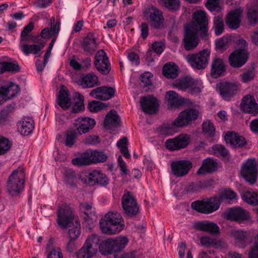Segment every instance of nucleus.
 Segmentation results:
<instances>
[{
  "instance_id": "nucleus-1",
  "label": "nucleus",
  "mask_w": 258,
  "mask_h": 258,
  "mask_svg": "<svg viewBox=\"0 0 258 258\" xmlns=\"http://www.w3.org/2000/svg\"><path fill=\"white\" fill-rule=\"evenodd\" d=\"M192 19L185 28L183 41L185 49L188 51L198 45L199 35L202 38H206L208 35V18L206 13L202 10L197 11L193 14Z\"/></svg>"
},
{
  "instance_id": "nucleus-2",
  "label": "nucleus",
  "mask_w": 258,
  "mask_h": 258,
  "mask_svg": "<svg viewBox=\"0 0 258 258\" xmlns=\"http://www.w3.org/2000/svg\"><path fill=\"white\" fill-rule=\"evenodd\" d=\"M99 224L101 231L108 235L119 233L125 226L121 215L116 211L108 212L101 219Z\"/></svg>"
},
{
  "instance_id": "nucleus-3",
  "label": "nucleus",
  "mask_w": 258,
  "mask_h": 258,
  "mask_svg": "<svg viewBox=\"0 0 258 258\" xmlns=\"http://www.w3.org/2000/svg\"><path fill=\"white\" fill-rule=\"evenodd\" d=\"M25 177L22 168L16 169L10 174L7 181L6 189L12 197L18 196L23 191Z\"/></svg>"
},
{
  "instance_id": "nucleus-4",
  "label": "nucleus",
  "mask_w": 258,
  "mask_h": 258,
  "mask_svg": "<svg viewBox=\"0 0 258 258\" xmlns=\"http://www.w3.org/2000/svg\"><path fill=\"white\" fill-rule=\"evenodd\" d=\"M171 86L182 91L188 90L192 94L200 93L203 88L201 81L188 76L177 79L171 84Z\"/></svg>"
},
{
  "instance_id": "nucleus-5",
  "label": "nucleus",
  "mask_w": 258,
  "mask_h": 258,
  "mask_svg": "<svg viewBox=\"0 0 258 258\" xmlns=\"http://www.w3.org/2000/svg\"><path fill=\"white\" fill-rule=\"evenodd\" d=\"M100 237L96 234L88 236L83 247L77 253V258H92L98 252Z\"/></svg>"
},
{
  "instance_id": "nucleus-6",
  "label": "nucleus",
  "mask_w": 258,
  "mask_h": 258,
  "mask_svg": "<svg viewBox=\"0 0 258 258\" xmlns=\"http://www.w3.org/2000/svg\"><path fill=\"white\" fill-rule=\"evenodd\" d=\"M257 168L258 162L255 158L248 159L243 163L240 174L246 181L252 184L256 181Z\"/></svg>"
},
{
  "instance_id": "nucleus-7",
  "label": "nucleus",
  "mask_w": 258,
  "mask_h": 258,
  "mask_svg": "<svg viewBox=\"0 0 258 258\" xmlns=\"http://www.w3.org/2000/svg\"><path fill=\"white\" fill-rule=\"evenodd\" d=\"M210 54V50L205 49L199 53L186 55L185 59L192 68L203 69L208 64Z\"/></svg>"
},
{
  "instance_id": "nucleus-8",
  "label": "nucleus",
  "mask_w": 258,
  "mask_h": 258,
  "mask_svg": "<svg viewBox=\"0 0 258 258\" xmlns=\"http://www.w3.org/2000/svg\"><path fill=\"white\" fill-rule=\"evenodd\" d=\"M220 207L218 199L214 197L202 201H197L191 204V208L204 214H210L217 211Z\"/></svg>"
},
{
  "instance_id": "nucleus-9",
  "label": "nucleus",
  "mask_w": 258,
  "mask_h": 258,
  "mask_svg": "<svg viewBox=\"0 0 258 258\" xmlns=\"http://www.w3.org/2000/svg\"><path fill=\"white\" fill-rule=\"evenodd\" d=\"M121 205L124 214L128 217L136 216L139 212L137 200L130 192H125L122 196Z\"/></svg>"
},
{
  "instance_id": "nucleus-10",
  "label": "nucleus",
  "mask_w": 258,
  "mask_h": 258,
  "mask_svg": "<svg viewBox=\"0 0 258 258\" xmlns=\"http://www.w3.org/2000/svg\"><path fill=\"white\" fill-rule=\"evenodd\" d=\"M76 218H78L74 216L72 209L68 206L65 205L58 207L56 222L59 226L67 228L71 223L75 222Z\"/></svg>"
},
{
  "instance_id": "nucleus-11",
  "label": "nucleus",
  "mask_w": 258,
  "mask_h": 258,
  "mask_svg": "<svg viewBox=\"0 0 258 258\" xmlns=\"http://www.w3.org/2000/svg\"><path fill=\"white\" fill-rule=\"evenodd\" d=\"M199 111L195 109H187L182 111L179 116L172 122V124L176 127L187 125L192 121L197 119Z\"/></svg>"
},
{
  "instance_id": "nucleus-12",
  "label": "nucleus",
  "mask_w": 258,
  "mask_h": 258,
  "mask_svg": "<svg viewBox=\"0 0 258 258\" xmlns=\"http://www.w3.org/2000/svg\"><path fill=\"white\" fill-rule=\"evenodd\" d=\"M144 15L151 21L152 27L159 28L163 25L164 18L162 12L156 7L150 6L147 8L144 11Z\"/></svg>"
},
{
  "instance_id": "nucleus-13",
  "label": "nucleus",
  "mask_w": 258,
  "mask_h": 258,
  "mask_svg": "<svg viewBox=\"0 0 258 258\" xmlns=\"http://www.w3.org/2000/svg\"><path fill=\"white\" fill-rule=\"evenodd\" d=\"M192 167L191 162L186 160L174 161L171 164V172L176 177H183L187 174Z\"/></svg>"
},
{
  "instance_id": "nucleus-14",
  "label": "nucleus",
  "mask_w": 258,
  "mask_h": 258,
  "mask_svg": "<svg viewBox=\"0 0 258 258\" xmlns=\"http://www.w3.org/2000/svg\"><path fill=\"white\" fill-rule=\"evenodd\" d=\"M94 65L97 71L103 75H107L110 70V63L106 52L98 50L95 56Z\"/></svg>"
},
{
  "instance_id": "nucleus-15",
  "label": "nucleus",
  "mask_w": 258,
  "mask_h": 258,
  "mask_svg": "<svg viewBox=\"0 0 258 258\" xmlns=\"http://www.w3.org/2000/svg\"><path fill=\"white\" fill-rule=\"evenodd\" d=\"M190 136L186 134H180L165 142L166 147L171 150H178L187 147L190 142Z\"/></svg>"
},
{
  "instance_id": "nucleus-16",
  "label": "nucleus",
  "mask_w": 258,
  "mask_h": 258,
  "mask_svg": "<svg viewBox=\"0 0 258 258\" xmlns=\"http://www.w3.org/2000/svg\"><path fill=\"white\" fill-rule=\"evenodd\" d=\"M248 52L245 49H238L233 51L229 57L230 64L235 68L243 66L248 59Z\"/></svg>"
},
{
  "instance_id": "nucleus-17",
  "label": "nucleus",
  "mask_w": 258,
  "mask_h": 258,
  "mask_svg": "<svg viewBox=\"0 0 258 258\" xmlns=\"http://www.w3.org/2000/svg\"><path fill=\"white\" fill-rule=\"evenodd\" d=\"M36 43L35 44L28 45L26 42H20V48L26 55L29 54H36L40 51L44 47L45 41L42 40L39 36H38L34 40Z\"/></svg>"
},
{
  "instance_id": "nucleus-18",
  "label": "nucleus",
  "mask_w": 258,
  "mask_h": 258,
  "mask_svg": "<svg viewBox=\"0 0 258 258\" xmlns=\"http://www.w3.org/2000/svg\"><path fill=\"white\" fill-rule=\"evenodd\" d=\"M217 88L222 97L225 100H229L236 94L238 86L235 83L224 82L218 84Z\"/></svg>"
},
{
  "instance_id": "nucleus-19",
  "label": "nucleus",
  "mask_w": 258,
  "mask_h": 258,
  "mask_svg": "<svg viewBox=\"0 0 258 258\" xmlns=\"http://www.w3.org/2000/svg\"><path fill=\"white\" fill-rule=\"evenodd\" d=\"M240 107L242 111L256 115L258 114V104L254 98L249 95L243 97L240 104Z\"/></svg>"
},
{
  "instance_id": "nucleus-20",
  "label": "nucleus",
  "mask_w": 258,
  "mask_h": 258,
  "mask_svg": "<svg viewBox=\"0 0 258 258\" xmlns=\"http://www.w3.org/2000/svg\"><path fill=\"white\" fill-rule=\"evenodd\" d=\"M114 93L115 90L113 88L103 86L92 90L90 95L97 99L106 100L111 98Z\"/></svg>"
},
{
  "instance_id": "nucleus-21",
  "label": "nucleus",
  "mask_w": 258,
  "mask_h": 258,
  "mask_svg": "<svg viewBox=\"0 0 258 258\" xmlns=\"http://www.w3.org/2000/svg\"><path fill=\"white\" fill-rule=\"evenodd\" d=\"M96 124L94 119L89 117L79 118L76 120L75 128L78 134L81 135L92 129Z\"/></svg>"
},
{
  "instance_id": "nucleus-22",
  "label": "nucleus",
  "mask_w": 258,
  "mask_h": 258,
  "mask_svg": "<svg viewBox=\"0 0 258 258\" xmlns=\"http://www.w3.org/2000/svg\"><path fill=\"white\" fill-rule=\"evenodd\" d=\"M20 90L18 85L10 82L0 87V94L4 100H8L16 97L19 94Z\"/></svg>"
},
{
  "instance_id": "nucleus-23",
  "label": "nucleus",
  "mask_w": 258,
  "mask_h": 258,
  "mask_svg": "<svg viewBox=\"0 0 258 258\" xmlns=\"http://www.w3.org/2000/svg\"><path fill=\"white\" fill-rule=\"evenodd\" d=\"M242 13L243 9L240 8L231 11L226 18L227 25L234 30L238 28L239 27Z\"/></svg>"
},
{
  "instance_id": "nucleus-24",
  "label": "nucleus",
  "mask_w": 258,
  "mask_h": 258,
  "mask_svg": "<svg viewBox=\"0 0 258 258\" xmlns=\"http://www.w3.org/2000/svg\"><path fill=\"white\" fill-rule=\"evenodd\" d=\"M140 103L143 111L145 113L152 114L157 110V101L153 96H148L142 98Z\"/></svg>"
},
{
  "instance_id": "nucleus-25",
  "label": "nucleus",
  "mask_w": 258,
  "mask_h": 258,
  "mask_svg": "<svg viewBox=\"0 0 258 258\" xmlns=\"http://www.w3.org/2000/svg\"><path fill=\"white\" fill-rule=\"evenodd\" d=\"M230 235L233 239L236 245L240 248H244L246 245L248 233L241 229H231Z\"/></svg>"
},
{
  "instance_id": "nucleus-26",
  "label": "nucleus",
  "mask_w": 258,
  "mask_h": 258,
  "mask_svg": "<svg viewBox=\"0 0 258 258\" xmlns=\"http://www.w3.org/2000/svg\"><path fill=\"white\" fill-rule=\"evenodd\" d=\"M165 97L167 100L168 105L171 107H178L188 101L179 96L178 93L172 90L166 92Z\"/></svg>"
},
{
  "instance_id": "nucleus-27",
  "label": "nucleus",
  "mask_w": 258,
  "mask_h": 258,
  "mask_svg": "<svg viewBox=\"0 0 258 258\" xmlns=\"http://www.w3.org/2000/svg\"><path fill=\"white\" fill-rule=\"evenodd\" d=\"M80 85L84 88H91L100 85L98 77L92 72H91L79 80Z\"/></svg>"
},
{
  "instance_id": "nucleus-28",
  "label": "nucleus",
  "mask_w": 258,
  "mask_h": 258,
  "mask_svg": "<svg viewBox=\"0 0 258 258\" xmlns=\"http://www.w3.org/2000/svg\"><path fill=\"white\" fill-rule=\"evenodd\" d=\"M227 219L232 221L243 220L248 217V212L241 208H234L228 210L226 212Z\"/></svg>"
},
{
  "instance_id": "nucleus-29",
  "label": "nucleus",
  "mask_w": 258,
  "mask_h": 258,
  "mask_svg": "<svg viewBox=\"0 0 258 258\" xmlns=\"http://www.w3.org/2000/svg\"><path fill=\"white\" fill-rule=\"evenodd\" d=\"M225 140L234 147H242L246 144L245 138L233 132H228L225 136Z\"/></svg>"
},
{
  "instance_id": "nucleus-30",
  "label": "nucleus",
  "mask_w": 258,
  "mask_h": 258,
  "mask_svg": "<svg viewBox=\"0 0 258 258\" xmlns=\"http://www.w3.org/2000/svg\"><path fill=\"white\" fill-rule=\"evenodd\" d=\"M195 227L200 231L212 234H217L220 232L219 228L216 224L208 221L198 222L195 224Z\"/></svg>"
},
{
  "instance_id": "nucleus-31",
  "label": "nucleus",
  "mask_w": 258,
  "mask_h": 258,
  "mask_svg": "<svg viewBox=\"0 0 258 258\" xmlns=\"http://www.w3.org/2000/svg\"><path fill=\"white\" fill-rule=\"evenodd\" d=\"M120 122V118L116 111L111 110L106 115L104 121V127L107 129L117 127Z\"/></svg>"
},
{
  "instance_id": "nucleus-32",
  "label": "nucleus",
  "mask_w": 258,
  "mask_h": 258,
  "mask_svg": "<svg viewBox=\"0 0 258 258\" xmlns=\"http://www.w3.org/2000/svg\"><path fill=\"white\" fill-rule=\"evenodd\" d=\"M217 164L214 160L207 158L203 160L201 167L197 171L198 175H205L216 171Z\"/></svg>"
},
{
  "instance_id": "nucleus-33",
  "label": "nucleus",
  "mask_w": 258,
  "mask_h": 258,
  "mask_svg": "<svg viewBox=\"0 0 258 258\" xmlns=\"http://www.w3.org/2000/svg\"><path fill=\"white\" fill-rule=\"evenodd\" d=\"M34 127V121L29 117H24L18 123V128L20 133L24 136L29 135Z\"/></svg>"
},
{
  "instance_id": "nucleus-34",
  "label": "nucleus",
  "mask_w": 258,
  "mask_h": 258,
  "mask_svg": "<svg viewBox=\"0 0 258 258\" xmlns=\"http://www.w3.org/2000/svg\"><path fill=\"white\" fill-rule=\"evenodd\" d=\"M58 104L64 110L69 108L71 105V99L68 91L64 87H62L58 94L57 99Z\"/></svg>"
},
{
  "instance_id": "nucleus-35",
  "label": "nucleus",
  "mask_w": 258,
  "mask_h": 258,
  "mask_svg": "<svg viewBox=\"0 0 258 258\" xmlns=\"http://www.w3.org/2000/svg\"><path fill=\"white\" fill-rule=\"evenodd\" d=\"M82 46L84 51L92 54L97 48L96 38L93 34H88L84 39Z\"/></svg>"
},
{
  "instance_id": "nucleus-36",
  "label": "nucleus",
  "mask_w": 258,
  "mask_h": 258,
  "mask_svg": "<svg viewBox=\"0 0 258 258\" xmlns=\"http://www.w3.org/2000/svg\"><path fill=\"white\" fill-rule=\"evenodd\" d=\"M163 75L168 79H175L178 75V67L174 63H167L163 67Z\"/></svg>"
},
{
  "instance_id": "nucleus-37",
  "label": "nucleus",
  "mask_w": 258,
  "mask_h": 258,
  "mask_svg": "<svg viewBox=\"0 0 258 258\" xmlns=\"http://www.w3.org/2000/svg\"><path fill=\"white\" fill-rule=\"evenodd\" d=\"M225 71V66L222 59L217 58L214 59L212 63L211 76L213 78H217L220 77Z\"/></svg>"
},
{
  "instance_id": "nucleus-38",
  "label": "nucleus",
  "mask_w": 258,
  "mask_h": 258,
  "mask_svg": "<svg viewBox=\"0 0 258 258\" xmlns=\"http://www.w3.org/2000/svg\"><path fill=\"white\" fill-rule=\"evenodd\" d=\"M93 151L84 152L80 157L74 159L72 163L74 165H90L93 163Z\"/></svg>"
},
{
  "instance_id": "nucleus-39",
  "label": "nucleus",
  "mask_w": 258,
  "mask_h": 258,
  "mask_svg": "<svg viewBox=\"0 0 258 258\" xmlns=\"http://www.w3.org/2000/svg\"><path fill=\"white\" fill-rule=\"evenodd\" d=\"M98 171L93 170L89 172H86L81 175V179L84 184L89 185H94L97 183V177L98 176Z\"/></svg>"
},
{
  "instance_id": "nucleus-40",
  "label": "nucleus",
  "mask_w": 258,
  "mask_h": 258,
  "mask_svg": "<svg viewBox=\"0 0 258 258\" xmlns=\"http://www.w3.org/2000/svg\"><path fill=\"white\" fill-rule=\"evenodd\" d=\"M237 196L236 194L230 189H227L222 192L218 197H214V199H218L220 205L223 200H227L229 203L237 201Z\"/></svg>"
},
{
  "instance_id": "nucleus-41",
  "label": "nucleus",
  "mask_w": 258,
  "mask_h": 258,
  "mask_svg": "<svg viewBox=\"0 0 258 258\" xmlns=\"http://www.w3.org/2000/svg\"><path fill=\"white\" fill-rule=\"evenodd\" d=\"M99 250L103 255H107L114 252L113 248L112 238H108L103 240L99 244Z\"/></svg>"
},
{
  "instance_id": "nucleus-42",
  "label": "nucleus",
  "mask_w": 258,
  "mask_h": 258,
  "mask_svg": "<svg viewBox=\"0 0 258 258\" xmlns=\"http://www.w3.org/2000/svg\"><path fill=\"white\" fill-rule=\"evenodd\" d=\"M128 242V238L125 236H118L112 238L113 248L114 252H119L124 248Z\"/></svg>"
},
{
  "instance_id": "nucleus-43",
  "label": "nucleus",
  "mask_w": 258,
  "mask_h": 258,
  "mask_svg": "<svg viewBox=\"0 0 258 258\" xmlns=\"http://www.w3.org/2000/svg\"><path fill=\"white\" fill-rule=\"evenodd\" d=\"M63 181L66 184L74 186L77 181L75 172L70 168H66L63 172Z\"/></svg>"
},
{
  "instance_id": "nucleus-44",
  "label": "nucleus",
  "mask_w": 258,
  "mask_h": 258,
  "mask_svg": "<svg viewBox=\"0 0 258 258\" xmlns=\"http://www.w3.org/2000/svg\"><path fill=\"white\" fill-rule=\"evenodd\" d=\"M20 70V68L16 62H0V74L5 72H18Z\"/></svg>"
},
{
  "instance_id": "nucleus-45",
  "label": "nucleus",
  "mask_w": 258,
  "mask_h": 258,
  "mask_svg": "<svg viewBox=\"0 0 258 258\" xmlns=\"http://www.w3.org/2000/svg\"><path fill=\"white\" fill-rule=\"evenodd\" d=\"M242 199L248 204L258 205V194L255 192L245 191L241 196Z\"/></svg>"
},
{
  "instance_id": "nucleus-46",
  "label": "nucleus",
  "mask_w": 258,
  "mask_h": 258,
  "mask_svg": "<svg viewBox=\"0 0 258 258\" xmlns=\"http://www.w3.org/2000/svg\"><path fill=\"white\" fill-rule=\"evenodd\" d=\"M153 77L150 72H145L140 76L141 86L145 91L147 92L152 85L151 78Z\"/></svg>"
},
{
  "instance_id": "nucleus-47",
  "label": "nucleus",
  "mask_w": 258,
  "mask_h": 258,
  "mask_svg": "<svg viewBox=\"0 0 258 258\" xmlns=\"http://www.w3.org/2000/svg\"><path fill=\"white\" fill-rule=\"evenodd\" d=\"M75 222L76 224L75 227L70 229L68 232V238L70 239L71 240H76L81 233V226L79 219L76 218L75 219Z\"/></svg>"
},
{
  "instance_id": "nucleus-48",
  "label": "nucleus",
  "mask_w": 258,
  "mask_h": 258,
  "mask_svg": "<svg viewBox=\"0 0 258 258\" xmlns=\"http://www.w3.org/2000/svg\"><path fill=\"white\" fill-rule=\"evenodd\" d=\"M80 208L84 212L85 215L87 216L91 220H93L96 218L95 215V209L93 207L92 203H82L80 204Z\"/></svg>"
},
{
  "instance_id": "nucleus-49",
  "label": "nucleus",
  "mask_w": 258,
  "mask_h": 258,
  "mask_svg": "<svg viewBox=\"0 0 258 258\" xmlns=\"http://www.w3.org/2000/svg\"><path fill=\"white\" fill-rule=\"evenodd\" d=\"M128 140L127 138L124 137L117 142L116 145L117 147L120 149L121 154L124 156V157L126 158H130L131 155L129 153L128 148L126 146Z\"/></svg>"
},
{
  "instance_id": "nucleus-50",
  "label": "nucleus",
  "mask_w": 258,
  "mask_h": 258,
  "mask_svg": "<svg viewBox=\"0 0 258 258\" xmlns=\"http://www.w3.org/2000/svg\"><path fill=\"white\" fill-rule=\"evenodd\" d=\"M79 134L75 130H68L66 134L65 145L69 147H71L75 143V140Z\"/></svg>"
},
{
  "instance_id": "nucleus-51",
  "label": "nucleus",
  "mask_w": 258,
  "mask_h": 258,
  "mask_svg": "<svg viewBox=\"0 0 258 258\" xmlns=\"http://www.w3.org/2000/svg\"><path fill=\"white\" fill-rule=\"evenodd\" d=\"M200 242L202 245L207 247L210 246H222L224 244V243L221 240L215 242L212 238L207 236L201 237L200 238Z\"/></svg>"
},
{
  "instance_id": "nucleus-52",
  "label": "nucleus",
  "mask_w": 258,
  "mask_h": 258,
  "mask_svg": "<svg viewBox=\"0 0 258 258\" xmlns=\"http://www.w3.org/2000/svg\"><path fill=\"white\" fill-rule=\"evenodd\" d=\"M108 159L107 155L101 151H93V163H104Z\"/></svg>"
},
{
  "instance_id": "nucleus-53",
  "label": "nucleus",
  "mask_w": 258,
  "mask_h": 258,
  "mask_svg": "<svg viewBox=\"0 0 258 258\" xmlns=\"http://www.w3.org/2000/svg\"><path fill=\"white\" fill-rule=\"evenodd\" d=\"M12 143L8 139L0 136V155L7 153L11 148Z\"/></svg>"
},
{
  "instance_id": "nucleus-54",
  "label": "nucleus",
  "mask_w": 258,
  "mask_h": 258,
  "mask_svg": "<svg viewBox=\"0 0 258 258\" xmlns=\"http://www.w3.org/2000/svg\"><path fill=\"white\" fill-rule=\"evenodd\" d=\"M224 22L221 17H215L214 19V27L216 35H220L224 31Z\"/></svg>"
},
{
  "instance_id": "nucleus-55",
  "label": "nucleus",
  "mask_w": 258,
  "mask_h": 258,
  "mask_svg": "<svg viewBox=\"0 0 258 258\" xmlns=\"http://www.w3.org/2000/svg\"><path fill=\"white\" fill-rule=\"evenodd\" d=\"M203 131L207 136L213 137L215 134V128L210 120H207L203 123Z\"/></svg>"
},
{
  "instance_id": "nucleus-56",
  "label": "nucleus",
  "mask_w": 258,
  "mask_h": 258,
  "mask_svg": "<svg viewBox=\"0 0 258 258\" xmlns=\"http://www.w3.org/2000/svg\"><path fill=\"white\" fill-rule=\"evenodd\" d=\"M164 6L168 9L177 10L180 8L179 0H160Z\"/></svg>"
},
{
  "instance_id": "nucleus-57",
  "label": "nucleus",
  "mask_w": 258,
  "mask_h": 258,
  "mask_svg": "<svg viewBox=\"0 0 258 258\" xmlns=\"http://www.w3.org/2000/svg\"><path fill=\"white\" fill-rule=\"evenodd\" d=\"M34 25L32 23H29L26 26L21 34L20 42H27L29 39V34L32 31Z\"/></svg>"
},
{
  "instance_id": "nucleus-58",
  "label": "nucleus",
  "mask_w": 258,
  "mask_h": 258,
  "mask_svg": "<svg viewBox=\"0 0 258 258\" xmlns=\"http://www.w3.org/2000/svg\"><path fill=\"white\" fill-rule=\"evenodd\" d=\"M11 111L9 108L0 112V125H4L11 120Z\"/></svg>"
},
{
  "instance_id": "nucleus-59",
  "label": "nucleus",
  "mask_w": 258,
  "mask_h": 258,
  "mask_svg": "<svg viewBox=\"0 0 258 258\" xmlns=\"http://www.w3.org/2000/svg\"><path fill=\"white\" fill-rule=\"evenodd\" d=\"M214 154L217 156L225 157L228 154V151L224 146L216 145L212 147Z\"/></svg>"
},
{
  "instance_id": "nucleus-60",
  "label": "nucleus",
  "mask_w": 258,
  "mask_h": 258,
  "mask_svg": "<svg viewBox=\"0 0 258 258\" xmlns=\"http://www.w3.org/2000/svg\"><path fill=\"white\" fill-rule=\"evenodd\" d=\"M247 19L251 24H254L258 19V13L253 8H249L247 12Z\"/></svg>"
},
{
  "instance_id": "nucleus-61",
  "label": "nucleus",
  "mask_w": 258,
  "mask_h": 258,
  "mask_svg": "<svg viewBox=\"0 0 258 258\" xmlns=\"http://www.w3.org/2000/svg\"><path fill=\"white\" fill-rule=\"evenodd\" d=\"M102 103L96 101H92L90 102L88 105V108L90 111L92 112H96L100 111L102 108Z\"/></svg>"
},
{
  "instance_id": "nucleus-62",
  "label": "nucleus",
  "mask_w": 258,
  "mask_h": 258,
  "mask_svg": "<svg viewBox=\"0 0 258 258\" xmlns=\"http://www.w3.org/2000/svg\"><path fill=\"white\" fill-rule=\"evenodd\" d=\"M75 97L78 98L79 100L78 105L76 103L75 106L73 108V111L75 113H77L80 111L84 108L83 105L84 97L82 94L79 93H76Z\"/></svg>"
},
{
  "instance_id": "nucleus-63",
  "label": "nucleus",
  "mask_w": 258,
  "mask_h": 258,
  "mask_svg": "<svg viewBox=\"0 0 258 258\" xmlns=\"http://www.w3.org/2000/svg\"><path fill=\"white\" fill-rule=\"evenodd\" d=\"M255 76V73L253 70L248 71L244 72L240 75L241 80L244 83H247L251 81Z\"/></svg>"
},
{
  "instance_id": "nucleus-64",
  "label": "nucleus",
  "mask_w": 258,
  "mask_h": 258,
  "mask_svg": "<svg viewBox=\"0 0 258 258\" xmlns=\"http://www.w3.org/2000/svg\"><path fill=\"white\" fill-rule=\"evenodd\" d=\"M47 258H63V254L60 248L55 247L51 249L48 254Z\"/></svg>"
}]
</instances>
